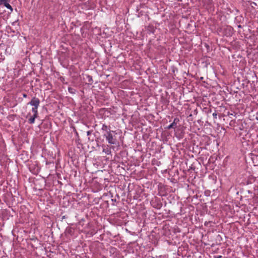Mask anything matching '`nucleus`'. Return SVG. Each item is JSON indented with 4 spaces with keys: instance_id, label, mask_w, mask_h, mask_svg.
<instances>
[{
    "instance_id": "obj_5",
    "label": "nucleus",
    "mask_w": 258,
    "mask_h": 258,
    "mask_svg": "<svg viewBox=\"0 0 258 258\" xmlns=\"http://www.w3.org/2000/svg\"><path fill=\"white\" fill-rule=\"evenodd\" d=\"M4 5L7 9L10 10L11 12H13L12 6L8 3V0H0V5Z\"/></svg>"
},
{
    "instance_id": "obj_8",
    "label": "nucleus",
    "mask_w": 258,
    "mask_h": 258,
    "mask_svg": "<svg viewBox=\"0 0 258 258\" xmlns=\"http://www.w3.org/2000/svg\"><path fill=\"white\" fill-rule=\"evenodd\" d=\"M213 116L215 117V118H216L217 117V114L216 113H214L213 114Z\"/></svg>"
},
{
    "instance_id": "obj_4",
    "label": "nucleus",
    "mask_w": 258,
    "mask_h": 258,
    "mask_svg": "<svg viewBox=\"0 0 258 258\" xmlns=\"http://www.w3.org/2000/svg\"><path fill=\"white\" fill-rule=\"evenodd\" d=\"M179 119L178 118H175L174 119L173 122L169 125L166 128L168 130H170L171 128H175L177 127V124L179 122Z\"/></svg>"
},
{
    "instance_id": "obj_1",
    "label": "nucleus",
    "mask_w": 258,
    "mask_h": 258,
    "mask_svg": "<svg viewBox=\"0 0 258 258\" xmlns=\"http://www.w3.org/2000/svg\"><path fill=\"white\" fill-rule=\"evenodd\" d=\"M40 103V100L35 97H33L31 100L28 103V105L30 104L33 106L31 111L29 112L26 116L29 123L31 124L34 123L35 119L38 117V108Z\"/></svg>"
},
{
    "instance_id": "obj_9",
    "label": "nucleus",
    "mask_w": 258,
    "mask_h": 258,
    "mask_svg": "<svg viewBox=\"0 0 258 258\" xmlns=\"http://www.w3.org/2000/svg\"><path fill=\"white\" fill-rule=\"evenodd\" d=\"M23 97H24V98H26V97H27V94H26L24 93V94H23Z\"/></svg>"
},
{
    "instance_id": "obj_10",
    "label": "nucleus",
    "mask_w": 258,
    "mask_h": 258,
    "mask_svg": "<svg viewBox=\"0 0 258 258\" xmlns=\"http://www.w3.org/2000/svg\"><path fill=\"white\" fill-rule=\"evenodd\" d=\"M91 131H88V132H87V135H90V134H91Z\"/></svg>"
},
{
    "instance_id": "obj_3",
    "label": "nucleus",
    "mask_w": 258,
    "mask_h": 258,
    "mask_svg": "<svg viewBox=\"0 0 258 258\" xmlns=\"http://www.w3.org/2000/svg\"><path fill=\"white\" fill-rule=\"evenodd\" d=\"M102 152L106 155H110L111 154V149H114L113 146H110L108 145L103 144L102 146Z\"/></svg>"
},
{
    "instance_id": "obj_6",
    "label": "nucleus",
    "mask_w": 258,
    "mask_h": 258,
    "mask_svg": "<svg viewBox=\"0 0 258 258\" xmlns=\"http://www.w3.org/2000/svg\"><path fill=\"white\" fill-rule=\"evenodd\" d=\"M102 130L105 131L106 133H108V131H111L109 127L107 126V125L105 124H103L102 127Z\"/></svg>"
},
{
    "instance_id": "obj_7",
    "label": "nucleus",
    "mask_w": 258,
    "mask_h": 258,
    "mask_svg": "<svg viewBox=\"0 0 258 258\" xmlns=\"http://www.w3.org/2000/svg\"><path fill=\"white\" fill-rule=\"evenodd\" d=\"M69 92L71 94H75L76 93V90L73 88L69 87L68 88Z\"/></svg>"
},
{
    "instance_id": "obj_2",
    "label": "nucleus",
    "mask_w": 258,
    "mask_h": 258,
    "mask_svg": "<svg viewBox=\"0 0 258 258\" xmlns=\"http://www.w3.org/2000/svg\"><path fill=\"white\" fill-rule=\"evenodd\" d=\"M114 133L115 132L113 131H108V133H105L103 135V136L105 137L108 143L111 145L116 144L117 141L115 136L113 135V133Z\"/></svg>"
},
{
    "instance_id": "obj_11",
    "label": "nucleus",
    "mask_w": 258,
    "mask_h": 258,
    "mask_svg": "<svg viewBox=\"0 0 258 258\" xmlns=\"http://www.w3.org/2000/svg\"><path fill=\"white\" fill-rule=\"evenodd\" d=\"M221 257L222 256L221 255H220V256H219L218 258H221Z\"/></svg>"
}]
</instances>
